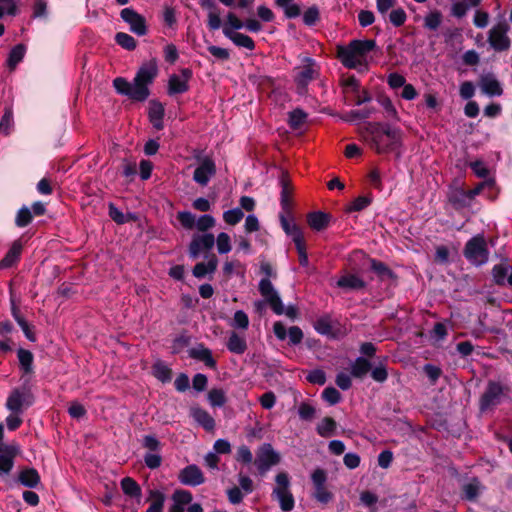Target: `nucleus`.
I'll return each instance as SVG.
<instances>
[{
  "mask_svg": "<svg viewBox=\"0 0 512 512\" xmlns=\"http://www.w3.org/2000/svg\"><path fill=\"white\" fill-rule=\"evenodd\" d=\"M406 19L407 15L403 8L394 9L389 14V20L395 27L404 25Z\"/></svg>",
  "mask_w": 512,
  "mask_h": 512,
  "instance_id": "63",
  "label": "nucleus"
},
{
  "mask_svg": "<svg viewBox=\"0 0 512 512\" xmlns=\"http://www.w3.org/2000/svg\"><path fill=\"white\" fill-rule=\"evenodd\" d=\"M273 495L278 499L283 511L289 512L294 508L295 501L291 491L273 490Z\"/></svg>",
  "mask_w": 512,
  "mask_h": 512,
  "instance_id": "43",
  "label": "nucleus"
},
{
  "mask_svg": "<svg viewBox=\"0 0 512 512\" xmlns=\"http://www.w3.org/2000/svg\"><path fill=\"white\" fill-rule=\"evenodd\" d=\"M510 387L500 381L488 380L478 400L480 413L492 412L509 397Z\"/></svg>",
  "mask_w": 512,
  "mask_h": 512,
  "instance_id": "3",
  "label": "nucleus"
},
{
  "mask_svg": "<svg viewBox=\"0 0 512 512\" xmlns=\"http://www.w3.org/2000/svg\"><path fill=\"white\" fill-rule=\"evenodd\" d=\"M442 22V13L439 10H434L428 13L424 18V27L436 31Z\"/></svg>",
  "mask_w": 512,
  "mask_h": 512,
  "instance_id": "51",
  "label": "nucleus"
},
{
  "mask_svg": "<svg viewBox=\"0 0 512 512\" xmlns=\"http://www.w3.org/2000/svg\"><path fill=\"white\" fill-rule=\"evenodd\" d=\"M227 349L234 354L241 355L247 350L245 338L239 336L236 332H232L227 341Z\"/></svg>",
  "mask_w": 512,
  "mask_h": 512,
  "instance_id": "36",
  "label": "nucleus"
},
{
  "mask_svg": "<svg viewBox=\"0 0 512 512\" xmlns=\"http://www.w3.org/2000/svg\"><path fill=\"white\" fill-rule=\"evenodd\" d=\"M158 75L157 60L151 59L143 63L133 81H128L123 77H117L113 80V86L120 95L128 97L135 102H144L150 96V85L153 84Z\"/></svg>",
  "mask_w": 512,
  "mask_h": 512,
  "instance_id": "1",
  "label": "nucleus"
},
{
  "mask_svg": "<svg viewBox=\"0 0 512 512\" xmlns=\"http://www.w3.org/2000/svg\"><path fill=\"white\" fill-rule=\"evenodd\" d=\"M280 185H281L280 205H281L282 212H284L287 215H291L292 214L291 196L293 193V187H292L291 181L287 177L282 176V178L280 179Z\"/></svg>",
  "mask_w": 512,
  "mask_h": 512,
  "instance_id": "23",
  "label": "nucleus"
},
{
  "mask_svg": "<svg viewBox=\"0 0 512 512\" xmlns=\"http://www.w3.org/2000/svg\"><path fill=\"white\" fill-rule=\"evenodd\" d=\"M244 28V22L240 20L234 13L229 12L226 16V23L222 28V32L224 33L225 29L230 31H237Z\"/></svg>",
  "mask_w": 512,
  "mask_h": 512,
  "instance_id": "58",
  "label": "nucleus"
},
{
  "mask_svg": "<svg viewBox=\"0 0 512 512\" xmlns=\"http://www.w3.org/2000/svg\"><path fill=\"white\" fill-rule=\"evenodd\" d=\"M121 19L130 27V31L138 36H143L147 33V26L145 18L136 12L133 8H124L120 12Z\"/></svg>",
  "mask_w": 512,
  "mask_h": 512,
  "instance_id": "13",
  "label": "nucleus"
},
{
  "mask_svg": "<svg viewBox=\"0 0 512 512\" xmlns=\"http://www.w3.org/2000/svg\"><path fill=\"white\" fill-rule=\"evenodd\" d=\"M317 333L324 336L334 337L333 327L331 324V317L329 315H323L318 318L313 325Z\"/></svg>",
  "mask_w": 512,
  "mask_h": 512,
  "instance_id": "41",
  "label": "nucleus"
},
{
  "mask_svg": "<svg viewBox=\"0 0 512 512\" xmlns=\"http://www.w3.org/2000/svg\"><path fill=\"white\" fill-rule=\"evenodd\" d=\"M188 356L203 362L205 366L210 369H216L217 367V362L212 355V351L203 343H199L196 347L190 348L188 350Z\"/></svg>",
  "mask_w": 512,
  "mask_h": 512,
  "instance_id": "20",
  "label": "nucleus"
},
{
  "mask_svg": "<svg viewBox=\"0 0 512 512\" xmlns=\"http://www.w3.org/2000/svg\"><path fill=\"white\" fill-rule=\"evenodd\" d=\"M323 400H325L330 405H335L341 400V393L334 387H326L321 394Z\"/></svg>",
  "mask_w": 512,
  "mask_h": 512,
  "instance_id": "60",
  "label": "nucleus"
},
{
  "mask_svg": "<svg viewBox=\"0 0 512 512\" xmlns=\"http://www.w3.org/2000/svg\"><path fill=\"white\" fill-rule=\"evenodd\" d=\"M17 357L19 360L20 369L24 374H31L33 372V353L27 349L19 348L17 350Z\"/></svg>",
  "mask_w": 512,
  "mask_h": 512,
  "instance_id": "35",
  "label": "nucleus"
},
{
  "mask_svg": "<svg viewBox=\"0 0 512 512\" xmlns=\"http://www.w3.org/2000/svg\"><path fill=\"white\" fill-rule=\"evenodd\" d=\"M281 456L270 443L261 444L256 450L254 465L258 473L264 476L273 466L280 463Z\"/></svg>",
  "mask_w": 512,
  "mask_h": 512,
  "instance_id": "7",
  "label": "nucleus"
},
{
  "mask_svg": "<svg viewBox=\"0 0 512 512\" xmlns=\"http://www.w3.org/2000/svg\"><path fill=\"white\" fill-rule=\"evenodd\" d=\"M195 226L199 231L205 232L215 226V219L209 214L201 215L195 222Z\"/></svg>",
  "mask_w": 512,
  "mask_h": 512,
  "instance_id": "62",
  "label": "nucleus"
},
{
  "mask_svg": "<svg viewBox=\"0 0 512 512\" xmlns=\"http://www.w3.org/2000/svg\"><path fill=\"white\" fill-rule=\"evenodd\" d=\"M23 245L20 240H15L5 256L0 260V270L11 268L20 260Z\"/></svg>",
  "mask_w": 512,
  "mask_h": 512,
  "instance_id": "24",
  "label": "nucleus"
},
{
  "mask_svg": "<svg viewBox=\"0 0 512 512\" xmlns=\"http://www.w3.org/2000/svg\"><path fill=\"white\" fill-rule=\"evenodd\" d=\"M482 485L477 477H473L468 483L461 487L460 498L469 502H476L482 490Z\"/></svg>",
  "mask_w": 512,
  "mask_h": 512,
  "instance_id": "25",
  "label": "nucleus"
},
{
  "mask_svg": "<svg viewBox=\"0 0 512 512\" xmlns=\"http://www.w3.org/2000/svg\"><path fill=\"white\" fill-rule=\"evenodd\" d=\"M337 422L329 416L324 417L316 427L319 436L328 438L335 434Z\"/></svg>",
  "mask_w": 512,
  "mask_h": 512,
  "instance_id": "39",
  "label": "nucleus"
},
{
  "mask_svg": "<svg viewBox=\"0 0 512 512\" xmlns=\"http://www.w3.org/2000/svg\"><path fill=\"white\" fill-rule=\"evenodd\" d=\"M377 48L374 39H354L348 45L337 47V58L342 65L348 69H356L359 66L367 65V55Z\"/></svg>",
  "mask_w": 512,
  "mask_h": 512,
  "instance_id": "2",
  "label": "nucleus"
},
{
  "mask_svg": "<svg viewBox=\"0 0 512 512\" xmlns=\"http://www.w3.org/2000/svg\"><path fill=\"white\" fill-rule=\"evenodd\" d=\"M217 250L220 254H226L231 251L230 237L227 233L221 232L216 239Z\"/></svg>",
  "mask_w": 512,
  "mask_h": 512,
  "instance_id": "61",
  "label": "nucleus"
},
{
  "mask_svg": "<svg viewBox=\"0 0 512 512\" xmlns=\"http://www.w3.org/2000/svg\"><path fill=\"white\" fill-rule=\"evenodd\" d=\"M331 215L322 211H314L307 214V223L311 229L322 231L329 226Z\"/></svg>",
  "mask_w": 512,
  "mask_h": 512,
  "instance_id": "29",
  "label": "nucleus"
},
{
  "mask_svg": "<svg viewBox=\"0 0 512 512\" xmlns=\"http://www.w3.org/2000/svg\"><path fill=\"white\" fill-rule=\"evenodd\" d=\"M275 5L283 10L287 19H294L301 15L300 5L293 3V0H275Z\"/></svg>",
  "mask_w": 512,
  "mask_h": 512,
  "instance_id": "37",
  "label": "nucleus"
},
{
  "mask_svg": "<svg viewBox=\"0 0 512 512\" xmlns=\"http://www.w3.org/2000/svg\"><path fill=\"white\" fill-rule=\"evenodd\" d=\"M447 199L456 211H461L471 206V200L467 191L460 186H450L447 192Z\"/></svg>",
  "mask_w": 512,
  "mask_h": 512,
  "instance_id": "16",
  "label": "nucleus"
},
{
  "mask_svg": "<svg viewBox=\"0 0 512 512\" xmlns=\"http://www.w3.org/2000/svg\"><path fill=\"white\" fill-rule=\"evenodd\" d=\"M189 416L205 431L212 432L215 429L216 423L210 413L198 405L191 406L189 409Z\"/></svg>",
  "mask_w": 512,
  "mask_h": 512,
  "instance_id": "18",
  "label": "nucleus"
},
{
  "mask_svg": "<svg viewBox=\"0 0 512 512\" xmlns=\"http://www.w3.org/2000/svg\"><path fill=\"white\" fill-rule=\"evenodd\" d=\"M337 286L349 291H358L365 289L366 282L355 274H345L337 280Z\"/></svg>",
  "mask_w": 512,
  "mask_h": 512,
  "instance_id": "28",
  "label": "nucleus"
},
{
  "mask_svg": "<svg viewBox=\"0 0 512 512\" xmlns=\"http://www.w3.org/2000/svg\"><path fill=\"white\" fill-rule=\"evenodd\" d=\"M121 488L129 497L139 498L141 496V488L138 483L131 477H125L121 480Z\"/></svg>",
  "mask_w": 512,
  "mask_h": 512,
  "instance_id": "45",
  "label": "nucleus"
},
{
  "mask_svg": "<svg viewBox=\"0 0 512 512\" xmlns=\"http://www.w3.org/2000/svg\"><path fill=\"white\" fill-rule=\"evenodd\" d=\"M199 5L209 11L207 27L210 31L218 30L222 26L219 10L215 0H199Z\"/></svg>",
  "mask_w": 512,
  "mask_h": 512,
  "instance_id": "21",
  "label": "nucleus"
},
{
  "mask_svg": "<svg viewBox=\"0 0 512 512\" xmlns=\"http://www.w3.org/2000/svg\"><path fill=\"white\" fill-rule=\"evenodd\" d=\"M25 52L26 47L23 44H17L11 49L7 59V66L9 69H15V67L23 60Z\"/></svg>",
  "mask_w": 512,
  "mask_h": 512,
  "instance_id": "42",
  "label": "nucleus"
},
{
  "mask_svg": "<svg viewBox=\"0 0 512 512\" xmlns=\"http://www.w3.org/2000/svg\"><path fill=\"white\" fill-rule=\"evenodd\" d=\"M195 159L200 161V164L194 170L193 180L201 186H206L210 178L216 174L215 162L208 156L202 158L200 152L195 155Z\"/></svg>",
  "mask_w": 512,
  "mask_h": 512,
  "instance_id": "12",
  "label": "nucleus"
},
{
  "mask_svg": "<svg viewBox=\"0 0 512 512\" xmlns=\"http://www.w3.org/2000/svg\"><path fill=\"white\" fill-rule=\"evenodd\" d=\"M316 409L308 402H302L298 407V415L303 421H311L315 417Z\"/></svg>",
  "mask_w": 512,
  "mask_h": 512,
  "instance_id": "59",
  "label": "nucleus"
},
{
  "mask_svg": "<svg viewBox=\"0 0 512 512\" xmlns=\"http://www.w3.org/2000/svg\"><path fill=\"white\" fill-rule=\"evenodd\" d=\"M308 114L301 108H296L288 114V125L292 130L300 129L306 122Z\"/></svg>",
  "mask_w": 512,
  "mask_h": 512,
  "instance_id": "40",
  "label": "nucleus"
},
{
  "mask_svg": "<svg viewBox=\"0 0 512 512\" xmlns=\"http://www.w3.org/2000/svg\"><path fill=\"white\" fill-rule=\"evenodd\" d=\"M193 72L190 68H182L179 73H173L168 78L167 93L170 96L183 94L189 90V80Z\"/></svg>",
  "mask_w": 512,
  "mask_h": 512,
  "instance_id": "11",
  "label": "nucleus"
},
{
  "mask_svg": "<svg viewBox=\"0 0 512 512\" xmlns=\"http://www.w3.org/2000/svg\"><path fill=\"white\" fill-rule=\"evenodd\" d=\"M215 244V237L211 233L194 235L189 244V254L196 259L201 252L209 251Z\"/></svg>",
  "mask_w": 512,
  "mask_h": 512,
  "instance_id": "15",
  "label": "nucleus"
},
{
  "mask_svg": "<svg viewBox=\"0 0 512 512\" xmlns=\"http://www.w3.org/2000/svg\"><path fill=\"white\" fill-rule=\"evenodd\" d=\"M35 401L31 389L27 386L14 388L7 397L5 407L10 412L23 413Z\"/></svg>",
  "mask_w": 512,
  "mask_h": 512,
  "instance_id": "8",
  "label": "nucleus"
},
{
  "mask_svg": "<svg viewBox=\"0 0 512 512\" xmlns=\"http://www.w3.org/2000/svg\"><path fill=\"white\" fill-rule=\"evenodd\" d=\"M320 20V11L316 5L309 7L303 14V23L312 27Z\"/></svg>",
  "mask_w": 512,
  "mask_h": 512,
  "instance_id": "56",
  "label": "nucleus"
},
{
  "mask_svg": "<svg viewBox=\"0 0 512 512\" xmlns=\"http://www.w3.org/2000/svg\"><path fill=\"white\" fill-rule=\"evenodd\" d=\"M464 257L475 266H482L489 259V250L485 237L477 234L470 238L463 249Z\"/></svg>",
  "mask_w": 512,
  "mask_h": 512,
  "instance_id": "6",
  "label": "nucleus"
},
{
  "mask_svg": "<svg viewBox=\"0 0 512 512\" xmlns=\"http://www.w3.org/2000/svg\"><path fill=\"white\" fill-rule=\"evenodd\" d=\"M149 120L155 129L160 130V102L157 100L150 101Z\"/></svg>",
  "mask_w": 512,
  "mask_h": 512,
  "instance_id": "55",
  "label": "nucleus"
},
{
  "mask_svg": "<svg viewBox=\"0 0 512 512\" xmlns=\"http://www.w3.org/2000/svg\"><path fill=\"white\" fill-rule=\"evenodd\" d=\"M509 28V24L503 20L489 30L487 41L495 51L503 52L510 48L511 40L507 35Z\"/></svg>",
  "mask_w": 512,
  "mask_h": 512,
  "instance_id": "9",
  "label": "nucleus"
},
{
  "mask_svg": "<svg viewBox=\"0 0 512 512\" xmlns=\"http://www.w3.org/2000/svg\"><path fill=\"white\" fill-rule=\"evenodd\" d=\"M146 488L149 493L147 501L152 500V503L146 512H160V489L156 486L152 487L148 483V479L146 480Z\"/></svg>",
  "mask_w": 512,
  "mask_h": 512,
  "instance_id": "46",
  "label": "nucleus"
},
{
  "mask_svg": "<svg viewBox=\"0 0 512 512\" xmlns=\"http://www.w3.org/2000/svg\"><path fill=\"white\" fill-rule=\"evenodd\" d=\"M33 216L31 213V210L23 206L20 208L17 212L16 218H15V225L20 228H24L28 226L32 222Z\"/></svg>",
  "mask_w": 512,
  "mask_h": 512,
  "instance_id": "54",
  "label": "nucleus"
},
{
  "mask_svg": "<svg viewBox=\"0 0 512 512\" xmlns=\"http://www.w3.org/2000/svg\"><path fill=\"white\" fill-rule=\"evenodd\" d=\"M108 214L109 217L117 224L122 225L128 222L136 221L137 216L133 213L124 214L120 211L113 203H110L108 206Z\"/></svg>",
  "mask_w": 512,
  "mask_h": 512,
  "instance_id": "38",
  "label": "nucleus"
},
{
  "mask_svg": "<svg viewBox=\"0 0 512 512\" xmlns=\"http://www.w3.org/2000/svg\"><path fill=\"white\" fill-rule=\"evenodd\" d=\"M243 217L244 213L241 208H233L223 213V219L229 225H236Z\"/></svg>",
  "mask_w": 512,
  "mask_h": 512,
  "instance_id": "57",
  "label": "nucleus"
},
{
  "mask_svg": "<svg viewBox=\"0 0 512 512\" xmlns=\"http://www.w3.org/2000/svg\"><path fill=\"white\" fill-rule=\"evenodd\" d=\"M294 71V83L299 94H304L307 91L309 83L318 79L320 76L319 65L313 58L308 56L302 59V65L296 67Z\"/></svg>",
  "mask_w": 512,
  "mask_h": 512,
  "instance_id": "4",
  "label": "nucleus"
},
{
  "mask_svg": "<svg viewBox=\"0 0 512 512\" xmlns=\"http://www.w3.org/2000/svg\"><path fill=\"white\" fill-rule=\"evenodd\" d=\"M288 217L293 219V214L287 215L284 212L279 214L282 229L288 236L292 238L294 244H296V241H304V235L300 226L296 223H290Z\"/></svg>",
  "mask_w": 512,
  "mask_h": 512,
  "instance_id": "26",
  "label": "nucleus"
},
{
  "mask_svg": "<svg viewBox=\"0 0 512 512\" xmlns=\"http://www.w3.org/2000/svg\"><path fill=\"white\" fill-rule=\"evenodd\" d=\"M372 196L364 195V196H358L355 198L347 208L348 212H360L364 209H366L371 203H372Z\"/></svg>",
  "mask_w": 512,
  "mask_h": 512,
  "instance_id": "50",
  "label": "nucleus"
},
{
  "mask_svg": "<svg viewBox=\"0 0 512 512\" xmlns=\"http://www.w3.org/2000/svg\"><path fill=\"white\" fill-rule=\"evenodd\" d=\"M377 102L383 107L386 118L399 121L398 112L388 96L384 94L379 95L377 97Z\"/></svg>",
  "mask_w": 512,
  "mask_h": 512,
  "instance_id": "44",
  "label": "nucleus"
},
{
  "mask_svg": "<svg viewBox=\"0 0 512 512\" xmlns=\"http://www.w3.org/2000/svg\"><path fill=\"white\" fill-rule=\"evenodd\" d=\"M401 145L402 131L399 128H392L389 124H384L382 136H374L371 143L378 154L396 150Z\"/></svg>",
  "mask_w": 512,
  "mask_h": 512,
  "instance_id": "5",
  "label": "nucleus"
},
{
  "mask_svg": "<svg viewBox=\"0 0 512 512\" xmlns=\"http://www.w3.org/2000/svg\"><path fill=\"white\" fill-rule=\"evenodd\" d=\"M171 499L173 504L169 508V512H185L186 506L192 503L193 495L189 490L176 489Z\"/></svg>",
  "mask_w": 512,
  "mask_h": 512,
  "instance_id": "22",
  "label": "nucleus"
},
{
  "mask_svg": "<svg viewBox=\"0 0 512 512\" xmlns=\"http://www.w3.org/2000/svg\"><path fill=\"white\" fill-rule=\"evenodd\" d=\"M218 259L215 255H212L209 260L205 262L197 263L193 270V276L196 278H204L207 274H213L217 270Z\"/></svg>",
  "mask_w": 512,
  "mask_h": 512,
  "instance_id": "33",
  "label": "nucleus"
},
{
  "mask_svg": "<svg viewBox=\"0 0 512 512\" xmlns=\"http://www.w3.org/2000/svg\"><path fill=\"white\" fill-rule=\"evenodd\" d=\"M258 290L276 315L284 314V304L270 279L262 278Z\"/></svg>",
  "mask_w": 512,
  "mask_h": 512,
  "instance_id": "10",
  "label": "nucleus"
},
{
  "mask_svg": "<svg viewBox=\"0 0 512 512\" xmlns=\"http://www.w3.org/2000/svg\"><path fill=\"white\" fill-rule=\"evenodd\" d=\"M19 482L28 488H35L40 483V475L34 468H25L19 473Z\"/></svg>",
  "mask_w": 512,
  "mask_h": 512,
  "instance_id": "34",
  "label": "nucleus"
},
{
  "mask_svg": "<svg viewBox=\"0 0 512 512\" xmlns=\"http://www.w3.org/2000/svg\"><path fill=\"white\" fill-rule=\"evenodd\" d=\"M177 219L181 225L186 229H193L195 227V215L189 211L178 212Z\"/></svg>",
  "mask_w": 512,
  "mask_h": 512,
  "instance_id": "64",
  "label": "nucleus"
},
{
  "mask_svg": "<svg viewBox=\"0 0 512 512\" xmlns=\"http://www.w3.org/2000/svg\"><path fill=\"white\" fill-rule=\"evenodd\" d=\"M371 378L377 383H384L388 379L387 367L383 362H379L370 370Z\"/></svg>",
  "mask_w": 512,
  "mask_h": 512,
  "instance_id": "53",
  "label": "nucleus"
},
{
  "mask_svg": "<svg viewBox=\"0 0 512 512\" xmlns=\"http://www.w3.org/2000/svg\"><path fill=\"white\" fill-rule=\"evenodd\" d=\"M224 36L231 40L236 46L245 48L249 51H253L255 49L254 40L243 33L230 31L228 29L224 30Z\"/></svg>",
  "mask_w": 512,
  "mask_h": 512,
  "instance_id": "31",
  "label": "nucleus"
},
{
  "mask_svg": "<svg viewBox=\"0 0 512 512\" xmlns=\"http://www.w3.org/2000/svg\"><path fill=\"white\" fill-rule=\"evenodd\" d=\"M370 270L374 272L379 281L396 280L397 275L384 262L375 258H369Z\"/></svg>",
  "mask_w": 512,
  "mask_h": 512,
  "instance_id": "27",
  "label": "nucleus"
},
{
  "mask_svg": "<svg viewBox=\"0 0 512 512\" xmlns=\"http://www.w3.org/2000/svg\"><path fill=\"white\" fill-rule=\"evenodd\" d=\"M375 111L376 109L374 107H368L361 110H351L343 117V119L347 122L365 120L375 113Z\"/></svg>",
  "mask_w": 512,
  "mask_h": 512,
  "instance_id": "48",
  "label": "nucleus"
},
{
  "mask_svg": "<svg viewBox=\"0 0 512 512\" xmlns=\"http://www.w3.org/2000/svg\"><path fill=\"white\" fill-rule=\"evenodd\" d=\"M19 454L17 445H5L0 451V477L8 475L14 466V459Z\"/></svg>",
  "mask_w": 512,
  "mask_h": 512,
  "instance_id": "17",
  "label": "nucleus"
},
{
  "mask_svg": "<svg viewBox=\"0 0 512 512\" xmlns=\"http://www.w3.org/2000/svg\"><path fill=\"white\" fill-rule=\"evenodd\" d=\"M509 265L507 263H499L494 265L491 274L493 281L498 286H504L508 283L512 286V272L508 275Z\"/></svg>",
  "mask_w": 512,
  "mask_h": 512,
  "instance_id": "30",
  "label": "nucleus"
},
{
  "mask_svg": "<svg viewBox=\"0 0 512 512\" xmlns=\"http://www.w3.org/2000/svg\"><path fill=\"white\" fill-rule=\"evenodd\" d=\"M115 42L128 51H133L137 46L136 40L131 35L124 32H118L115 35Z\"/></svg>",
  "mask_w": 512,
  "mask_h": 512,
  "instance_id": "52",
  "label": "nucleus"
},
{
  "mask_svg": "<svg viewBox=\"0 0 512 512\" xmlns=\"http://www.w3.org/2000/svg\"><path fill=\"white\" fill-rule=\"evenodd\" d=\"M479 87L483 94L494 97L503 94V88L500 81L493 73L483 74L479 78Z\"/></svg>",
  "mask_w": 512,
  "mask_h": 512,
  "instance_id": "19",
  "label": "nucleus"
},
{
  "mask_svg": "<svg viewBox=\"0 0 512 512\" xmlns=\"http://www.w3.org/2000/svg\"><path fill=\"white\" fill-rule=\"evenodd\" d=\"M372 363L366 357H357L351 364V376L355 379H363L371 370Z\"/></svg>",
  "mask_w": 512,
  "mask_h": 512,
  "instance_id": "32",
  "label": "nucleus"
},
{
  "mask_svg": "<svg viewBox=\"0 0 512 512\" xmlns=\"http://www.w3.org/2000/svg\"><path fill=\"white\" fill-rule=\"evenodd\" d=\"M191 343V336L186 332H182L180 335L176 336L173 340L171 349L172 353L178 354L184 350V348L188 347Z\"/></svg>",
  "mask_w": 512,
  "mask_h": 512,
  "instance_id": "49",
  "label": "nucleus"
},
{
  "mask_svg": "<svg viewBox=\"0 0 512 512\" xmlns=\"http://www.w3.org/2000/svg\"><path fill=\"white\" fill-rule=\"evenodd\" d=\"M178 479L181 484L196 487L205 483V476L196 464H190L180 470Z\"/></svg>",
  "mask_w": 512,
  "mask_h": 512,
  "instance_id": "14",
  "label": "nucleus"
},
{
  "mask_svg": "<svg viewBox=\"0 0 512 512\" xmlns=\"http://www.w3.org/2000/svg\"><path fill=\"white\" fill-rule=\"evenodd\" d=\"M207 399L212 407H222L227 402L225 391L221 388H213L207 394Z\"/></svg>",
  "mask_w": 512,
  "mask_h": 512,
  "instance_id": "47",
  "label": "nucleus"
}]
</instances>
